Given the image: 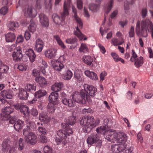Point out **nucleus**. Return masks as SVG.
Returning <instances> with one entry per match:
<instances>
[{"instance_id": "nucleus-1", "label": "nucleus", "mask_w": 153, "mask_h": 153, "mask_svg": "<svg viewBox=\"0 0 153 153\" xmlns=\"http://www.w3.org/2000/svg\"><path fill=\"white\" fill-rule=\"evenodd\" d=\"M147 30L152 33L153 39V24L149 19L143 20L141 22L138 21L136 25V31L138 36L146 38L148 36Z\"/></svg>"}, {"instance_id": "nucleus-2", "label": "nucleus", "mask_w": 153, "mask_h": 153, "mask_svg": "<svg viewBox=\"0 0 153 153\" xmlns=\"http://www.w3.org/2000/svg\"><path fill=\"white\" fill-rule=\"evenodd\" d=\"M74 132L73 129L70 127H67L65 130H60L57 132V134L60 138L56 137L55 141L57 145L62 144L65 145L69 142L68 137L72 135Z\"/></svg>"}, {"instance_id": "nucleus-3", "label": "nucleus", "mask_w": 153, "mask_h": 153, "mask_svg": "<svg viewBox=\"0 0 153 153\" xmlns=\"http://www.w3.org/2000/svg\"><path fill=\"white\" fill-rule=\"evenodd\" d=\"M32 131L29 126H27L23 129V134L24 136L25 141L28 143L34 145L37 141L36 135L34 133L30 132Z\"/></svg>"}, {"instance_id": "nucleus-4", "label": "nucleus", "mask_w": 153, "mask_h": 153, "mask_svg": "<svg viewBox=\"0 0 153 153\" xmlns=\"http://www.w3.org/2000/svg\"><path fill=\"white\" fill-rule=\"evenodd\" d=\"M72 99L75 102L85 104L86 101L89 103L91 102V100L89 96L85 94V93L83 91L80 93L76 92L74 93L71 96Z\"/></svg>"}, {"instance_id": "nucleus-5", "label": "nucleus", "mask_w": 153, "mask_h": 153, "mask_svg": "<svg viewBox=\"0 0 153 153\" xmlns=\"http://www.w3.org/2000/svg\"><path fill=\"white\" fill-rule=\"evenodd\" d=\"M1 150L4 153H7L10 148L9 153H13L15 150L16 145L12 146L10 141L8 139L5 140L1 145Z\"/></svg>"}, {"instance_id": "nucleus-6", "label": "nucleus", "mask_w": 153, "mask_h": 153, "mask_svg": "<svg viewBox=\"0 0 153 153\" xmlns=\"http://www.w3.org/2000/svg\"><path fill=\"white\" fill-rule=\"evenodd\" d=\"M94 117L92 116H84L82 118H80L79 122L81 125H91V124L94 125V127L99 123V122L97 123L96 122L94 123Z\"/></svg>"}, {"instance_id": "nucleus-7", "label": "nucleus", "mask_w": 153, "mask_h": 153, "mask_svg": "<svg viewBox=\"0 0 153 153\" xmlns=\"http://www.w3.org/2000/svg\"><path fill=\"white\" fill-rule=\"evenodd\" d=\"M24 15L26 17L34 18L36 16L37 12L32 7L31 5L26 6L23 9Z\"/></svg>"}, {"instance_id": "nucleus-8", "label": "nucleus", "mask_w": 153, "mask_h": 153, "mask_svg": "<svg viewBox=\"0 0 153 153\" xmlns=\"http://www.w3.org/2000/svg\"><path fill=\"white\" fill-rule=\"evenodd\" d=\"M14 108L17 110H19L21 113L24 115V117L29 116L30 112L27 105H24L21 103H18L14 105Z\"/></svg>"}, {"instance_id": "nucleus-9", "label": "nucleus", "mask_w": 153, "mask_h": 153, "mask_svg": "<svg viewBox=\"0 0 153 153\" xmlns=\"http://www.w3.org/2000/svg\"><path fill=\"white\" fill-rule=\"evenodd\" d=\"M83 87L85 91L87 94L85 95L89 96H94L95 95V93L97 91V88L92 85H89L87 84H85L83 85ZM91 99V98H90Z\"/></svg>"}, {"instance_id": "nucleus-10", "label": "nucleus", "mask_w": 153, "mask_h": 153, "mask_svg": "<svg viewBox=\"0 0 153 153\" xmlns=\"http://www.w3.org/2000/svg\"><path fill=\"white\" fill-rule=\"evenodd\" d=\"M13 108L10 105L5 107L4 111L1 115L2 120H7L10 117V114L13 112Z\"/></svg>"}, {"instance_id": "nucleus-11", "label": "nucleus", "mask_w": 153, "mask_h": 153, "mask_svg": "<svg viewBox=\"0 0 153 153\" xmlns=\"http://www.w3.org/2000/svg\"><path fill=\"white\" fill-rule=\"evenodd\" d=\"M126 145L125 144H114L111 146V149L112 153H124V150Z\"/></svg>"}, {"instance_id": "nucleus-12", "label": "nucleus", "mask_w": 153, "mask_h": 153, "mask_svg": "<svg viewBox=\"0 0 153 153\" xmlns=\"http://www.w3.org/2000/svg\"><path fill=\"white\" fill-rule=\"evenodd\" d=\"M117 136L116 130L109 131L107 133L106 138L109 141L114 143L116 141Z\"/></svg>"}, {"instance_id": "nucleus-13", "label": "nucleus", "mask_w": 153, "mask_h": 153, "mask_svg": "<svg viewBox=\"0 0 153 153\" xmlns=\"http://www.w3.org/2000/svg\"><path fill=\"white\" fill-rule=\"evenodd\" d=\"M39 21L43 27H47L49 25V20L47 17L44 14L41 13L39 15Z\"/></svg>"}, {"instance_id": "nucleus-14", "label": "nucleus", "mask_w": 153, "mask_h": 153, "mask_svg": "<svg viewBox=\"0 0 153 153\" xmlns=\"http://www.w3.org/2000/svg\"><path fill=\"white\" fill-rule=\"evenodd\" d=\"M1 96L3 98H0V102L2 103H4L6 102L4 99H11L12 96L10 92L9 91H3L1 93Z\"/></svg>"}, {"instance_id": "nucleus-15", "label": "nucleus", "mask_w": 153, "mask_h": 153, "mask_svg": "<svg viewBox=\"0 0 153 153\" xmlns=\"http://www.w3.org/2000/svg\"><path fill=\"white\" fill-rule=\"evenodd\" d=\"M127 136L125 133L119 132L117 133L116 141L118 143L124 144L127 140Z\"/></svg>"}, {"instance_id": "nucleus-16", "label": "nucleus", "mask_w": 153, "mask_h": 153, "mask_svg": "<svg viewBox=\"0 0 153 153\" xmlns=\"http://www.w3.org/2000/svg\"><path fill=\"white\" fill-rule=\"evenodd\" d=\"M13 59L15 62H19L21 60L23 57L22 51L21 49L16 50V52L14 51L12 54Z\"/></svg>"}, {"instance_id": "nucleus-17", "label": "nucleus", "mask_w": 153, "mask_h": 153, "mask_svg": "<svg viewBox=\"0 0 153 153\" xmlns=\"http://www.w3.org/2000/svg\"><path fill=\"white\" fill-rule=\"evenodd\" d=\"M113 0H110L108 2L105 4L104 6V10L105 12V19L106 15L110 12L113 6Z\"/></svg>"}, {"instance_id": "nucleus-18", "label": "nucleus", "mask_w": 153, "mask_h": 153, "mask_svg": "<svg viewBox=\"0 0 153 153\" xmlns=\"http://www.w3.org/2000/svg\"><path fill=\"white\" fill-rule=\"evenodd\" d=\"M97 135L96 133H93L90 135L87 140V143L91 145L97 141Z\"/></svg>"}, {"instance_id": "nucleus-19", "label": "nucleus", "mask_w": 153, "mask_h": 153, "mask_svg": "<svg viewBox=\"0 0 153 153\" xmlns=\"http://www.w3.org/2000/svg\"><path fill=\"white\" fill-rule=\"evenodd\" d=\"M58 94L57 93L52 92L48 97V100L49 103H52L54 104H57L58 103Z\"/></svg>"}, {"instance_id": "nucleus-20", "label": "nucleus", "mask_w": 153, "mask_h": 153, "mask_svg": "<svg viewBox=\"0 0 153 153\" xmlns=\"http://www.w3.org/2000/svg\"><path fill=\"white\" fill-rule=\"evenodd\" d=\"M76 117L74 116H70L68 120L67 123H62V126L64 128H66L67 127H70L71 128L69 125L71 126L73 125L76 122Z\"/></svg>"}, {"instance_id": "nucleus-21", "label": "nucleus", "mask_w": 153, "mask_h": 153, "mask_svg": "<svg viewBox=\"0 0 153 153\" xmlns=\"http://www.w3.org/2000/svg\"><path fill=\"white\" fill-rule=\"evenodd\" d=\"M62 102L63 104L69 107H73L75 105V102L71 97L69 99L63 98Z\"/></svg>"}, {"instance_id": "nucleus-22", "label": "nucleus", "mask_w": 153, "mask_h": 153, "mask_svg": "<svg viewBox=\"0 0 153 153\" xmlns=\"http://www.w3.org/2000/svg\"><path fill=\"white\" fill-rule=\"evenodd\" d=\"M134 0H126L125 1L124 5L125 13L128 15L130 13L129 8L131 5L133 4Z\"/></svg>"}, {"instance_id": "nucleus-23", "label": "nucleus", "mask_w": 153, "mask_h": 153, "mask_svg": "<svg viewBox=\"0 0 153 153\" xmlns=\"http://www.w3.org/2000/svg\"><path fill=\"white\" fill-rule=\"evenodd\" d=\"M56 50L55 49H51L46 50L45 52V57L49 59L54 58L56 55Z\"/></svg>"}, {"instance_id": "nucleus-24", "label": "nucleus", "mask_w": 153, "mask_h": 153, "mask_svg": "<svg viewBox=\"0 0 153 153\" xmlns=\"http://www.w3.org/2000/svg\"><path fill=\"white\" fill-rule=\"evenodd\" d=\"M44 47V43L43 41L40 39H37L36 42L35 49L38 52H41Z\"/></svg>"}, {"instance_id": "nucleus-25", "label": "nucleus", "mask_w": 153, "mask_h": 153, "mask_svg": "<svg viewBox=\"0 0 153 153\" xmlns=\"http://www.w3.org/2000/svg\"><path fill=\"white\" fill-rule=\"evenodd\" d=\"M26 54L28 57L31 62H34L35 59L36 55L33 50L30 48L27 50L25 52Z\"/></svg>"}, {"instance_id": "nucleus-26", "label": "nucleus", "mask_w": 153, "mask_h": 153, "mask_svg": "<svg viewBox=\"0 0 153 153\" xmlns=\"http://www.w3.org/2000/svg\"><path fill=\"white\" fill-rule=\"evenodd\" d=\"M63 14L64 11L61 14V18L56 14H54L52 15V18L53 19V21L55 23L57 24H60L62 22H63L65 19V16L68 15H64V18L63 19L62 18V15Z\"/></svg>"}, {"instance_id": "nucleus-27", "label": "nucleus", "mask_w": 153, "mask_h": 153, "mask_svg": "<svg viewBox=\"0 0 153 153\" xmlns=\"http://www.w3.org/2000/svg\"><path fill=\"white\" fill-rule=\"evenodd\" d=\"M52 65L56 70L60 71L63 68L64 65L62 62L57 60L52 62Z\"/></svg>"}, {"instance_id": "nucleus-28", "label": "nucleus", "mask_w": 153, "mask_h": 153, "mask_svg": "<svg viewBox=\"0 0 153 153\" xmlns=\"http://www.w3.org/2000/svg\"><path fill=\"white\" fill-rule=\"evenodd\" d=\"M72 9L73 13H74V17L76 20V22L77 23L79 26L82 28L83 26V24L81 19L78 17L77 15V11L75 7L72 6Z\"/></svg>"}, {"instance_id": "nucleus-29", "label": "nucleus", "mask_w": 153, "mask_h": 153, "mask_svg": "<svg viewBox=\"0 0 153 153\" xmlns=\"http://www.w3.org/2000/svg\"><path fill=\"white\" fill-rule=\"evenodd\" d=\"M39 120L45 124H47L49 122L48 117L46 113L43 111L39 113Z\"/></svg>"}, {"instance_id": "nucleus-30", "label": "nucleus", "mask_w": 153, "mask_h": 153, "mask_svg": "<svg viewBox=\"0 0 153 153\" xmlns=\"http://www.w3.org/2000/svg\"><path fill=\"white\" fill-rule=\"evenodd\" d=\"M19 96L21 100H26L28 97V94L24 89L21 88L19 89Z\"/></svg>"}, {"instance_id": "nucleus-31", "label": "nucleus", "mask_w": 153, "mask_h": 153, "mask_svg": "<svg viewBox=\"0 0 153 153\" xmlns=\"http://www.w3.org/2000/svg\"><path fill=\"white\" fill-rule=\"evenodd\" d=\"M5 36L6 41L7 42H12L16 39V36L13 33H8L6 34Z\"/></svg>"}, {"instance_id": "nucleus-32", "label": "nucleus", "mask_w": 153, "mask_h": 153, "mask_svg": "<svg viewBox=\"0 0 153 153\" xmlns=\"http://www.w3.org/2000/svg\"><path fill=\"white\" fill-rule=\"evenodd\" d=\"M85 75L91 79L93 80H96L97 79V74L93 71L89 70L85 71L84 72Z\"/></svg>"}, {"instance_id": "nucleus-33", "label": "nucleus", "mask_w": 153, "mask_h": 153, "mask_svg": "<svg viewBox=\"0 0 153 153\" xmlns=\"http://www.w3.org/2000/svg\"><path fill=\"white\" fill-rule=\"evenodd\" d=\"M71 0H67V2L65 1L63 5L64 14L62 15V18H64V15H68V8L70 7Z\"/></svg>"}, {"instance_id": "nucleus-34", "label": "nucleus", "mask_w": 153, "mask_h": 153, "mask_svg": "<svg viewBox=\"0 0 153 153\" xmlns=\"http://www.w3.org/2000/svg\"><path fill=\"white\" fill-rule=\"evenodd\" d=\"M35 80L39 83L41 87H44L47 83L46 79L43 77L39 76V77H36Z\"/></svg>"}, {"instance_id": "nucleus-35", "label": "nucleus", "mask_w": 153, "mask_h": 153, "mask_svg": "<svg viewBox=\"0 0 153 153\" xmlns=\"http://www.w3.org/2000/svg\"><path fill=\"white\" fill-rule=\"evenodd\" d=\"M63 87V83L62 82H56L52 86L51 89L54 91L58 92L60 91Z\"/></svg>"}, {"instance_id": "nucleus-36", "label": "nucleus", "mask_w": 153, "mask_h": 153, "mask_svg": "<svg viewBox=\"0 0 153 153\" xmlns=\"http://www.w3.org/2000/svg\"><path fill=\"white\" fill-rule=\"evenodd\" d=\"M24 122L20 120H18L16 121L14 125L15 129L17 131L20 130L23 126Z\"/></svg>"}, {"instance_id": "nucleus-37", "label": "nucleus", "mask_w": 153, "mask_h": 153, "mask_svg": "<svg viewBox=\"0 0 153 153\" xmlns=\"http://www.w3.org/2000/svg\"><path fill=\"white\" fill-rule=\"evenodd\" d=\"M100 4H94L92 3L89 4V8L91 11L96 12H97L100 9Z\"/></svg>"}, {"instance_id": "nucleus-38", "label": "nucleus", "mask_w": 153, "mask_h": 153, "mask_svg": "<svg viewBox=\"0 0 153 153\" xmlns=\"http://www.w3.org/2000/svg\"><path fill=\"white\" fill-rule=\"evenodd\" d=\"M19 25L17 22L12 21L10 22L8 25V27L10 30L14 31L16 28H18Z\"/></svg>"}, {"instance_id": "nucleus-39", "label": "nucleus", "mask_w": 153, "mask_h": 153, "mask_svg": "<svg viewBox=\"0 0 153 153\" xmlns=\"http://www.w3.org/2000/svg\"><path fill=\"white\" fill-rule=\"evenodd\" d=\"M74 35L76 36L80 40H82L83 39L84 40L87 39V38L86 37L84 38L83 39V37L84 36L80 30L79 29L78 26H77L76 27V30L74 31Z\"/></svg>"}, {"instance_id": "nucleus-40", "label": "nucleus", "mask_w": 153, "mask_h": 153, "mask_svg": "<svg viewBox=\"0 0 153 153\" xmlns=\"http://www.w3.org/2000/svg\"><path fill=\"white\" fill-rule=\"evenodd\" d=\"M134 61V65L137 68H139L141 66L144 62L143 58L142 56L137 58Z\"/></svg>"}, {"instance_id": "nucleus-41", "label": "nucleus", "mask_w": 153, "mask_h": 153, "mask_svg": "<svg viewBox=\"0 0 153 153\" xmlns=\"http://www.w3.org/2000/svg\"><path fill=\"white\" fill-rule=\"evenodd\" d=\"M83 62L89 65H93L92 62L93 61V58L90 56H85L83 59Z\"/></svg>"}, {"instance_id": "nucleus-42", "label": "nucleus", "mask_w": 153, "mask_h": 153, "mask_svg": "<svg viewBox=\"0 0 153 153\" xmlns=\"http://www.w3.org/2000/svg\"><path fill=\"white\" fill-rule=\"evenodd\" d=\"M9 68L8 66L3 64L2 61L0 60V71L4 73H7Z\"/></svg>"}, {"instance_id": "nucleus-43", "label": "nucleus", "mask_w": 153, "mask_h": 153, "mask_svg": "<svg viewBox=\"0 0 153 153\" xmlns=\"http://www.w3.org/2000/svg\"><path fill=\"white\" fill-rule=\"evenodd\" d=\"M79 51L80 52L87 53L88 52L89 49L85 44L82 43L81 44Z\"/></svg>"}, {"instance_id": "nucleus-44", "label": "nucleus", "mask_w": 153, "mask_h": 153, "mask_svg": "<svg viewBox=\"0 0 153 153\" xmlns=\"http://www.w3.org/2000/svg\"><path fill=\"white\" fill-rule=\"evenodd\" d=\"M111 55L115 62L120 61L123 63H124V60L123 59L119 57L118 55L116 53L112 52L111 53Z\"/></svg>"}, {"instance_id": "nucleus-45", "label": "nucleus", "mask_w": 153, "mask_h": 153, "mask_svg": "<svg viewBox=\"0 0 153 153\" xmlns=\"http://www.w3.org/2000/svg\"><path fill=\"white\" fill-rule=\"evenodd\" d=\"M46 92L44 90H40L35 93V97L36 98H39L45 96L46 94Z\"/></svg>"}, {"instance_id": "nucleus-46", "label": "nucleus", "mask_w": 153, "mask_h": 153, "mask_svg": "<svg viewBox=\"0 0 153 153\" xmlns=\"http://www.w3.org/2000/svg\"><path fill=\"white\" fill-rule=\"evenodd\" d=\"M53 0H44V4L46 9L49 10H51L52 7V1Z\"/></svg>"}, {"instance_id": "nucleus-47", "label": "nucleus", "mask_w": 153, "mask_h": 153, "mask_svg": "<svg viewBox=\"0 0 153 153\" xmlns=\"http://www.w3.org/2000/svg\"><path fill=\"white\" fill-rule=\"evenodd\" d=\"M30 116L29 114L28 116H26V117H25V122L28 125H27L26 126V128H27V126H29L31 129V128H32V126H33V127H34V126H35L34 127H35V125L33 122H31L30 119L29 118Z\"/></svg>"}, {"instance_id": "nucleus-48", "label": "nucleus", "mask_w": 153, "mask_h": 153, "mask_svg": "<svg viewBox=\"0 0 153 153\" xmlns=\"http://www.w3.org/2000/svg\"><path fill=\"white\" fill-rule=\"evenodd\" d=\"M83 126V127L82 128L83 131L85 133H88L90 132L91 130L94 128V125L91 124V125H81Z\"/></svg>"}, {"instance_id": "nucleus-49", "label": "nucleus", "mask_w": 153, "mask_h": 153, "mask_svg": "<svg viewBox=\"0 0 153 153\" xmlns=\"http://www.w3.org/2000/svg\"><path fill=\"white\" fill-rule=\"evenodd\" d=\"M54 38L55 39L58 45L63 49L66 48V46L64 45L62 41L60 39V37L57 35L54 36Z\"/></svg>"}, {"instance_id": "nucleus-50", "label": "nucleus", "mask_w": 153, "mask_h": 153, "mask_svg": "<svg viewBox=\"0 0 153 153\" xmlns=\"http://www.w3.org/2000/svg\"><path fill=\"white\" fill-rule=\"evenodd\" d=\"M24 141L23 139L20 138L17 143V147L19 151L22 150L24 147Z\"/></svg>"}, {"instance_id": "nucleus-51", "label": "nucleus", "mask_w": 153, "mask_h": 153, "mask_svg": "<svg viewBox=\"0 0 153 153\" xmlns=\"http://www.w3.org/2000/svg\"><path fill=\"white\" fill-rule=\"evenodd\" d=\"M36 89V85L30 84H27L25 87V90L28 91H35Z\"/></svg>"}, {"instance_id": "nucleus-52", "label": "nucleus", "mask_w": 153, "mask_h": 153, "mask_svg": "<svg viewBox=\"0 0 153 153\" xmlns=\"http://www.w3.org/2000/svg\"><path fill=\"white\" fill-rule=\"evenodd\" d=\"M56 104L52 103H49L47 106L48 111L51 113H53L55 110V105Z\"/></svg>"}, {"instance_id": "nucleus-53", "label": "nucleus", "mask_w": 153, "mask_h": 153, "mask_svg": "<svg viewBox=\"0 0 153 153\" xmlns=\"http://www.w3.org/2000/svg\"><path fill=\"white\" fill-rule=\"evenodd\" d=\"M112 41L114 46L121 45L124 42V40L123 39H121V40L119 41L117 39L113 38Z\"/></svg>"}, {"instance_id": "nucleus-54", "label": "nucleus", "mask_w": 153, "mask_h": 153, "mask_svg": "<svg viewBox=\"0 0 153 153\" xmlns=\"http://www.w3.org/2000/svg\"><path fill=\"white\" fill-rule=\"evenodd\" d=\"M73 75L72 72L70 70H68L64 74V79L65 80H69L71 78Z\"/></svg>"}, {"instance_id": "nucleus-55", "label": "nucleus", "mask_w": 153, "mask_h": 153, "mask_svg": "<svg viewBox=\"0 0 153 153\" xmlns=\"http://www.w3.org/2000/svg\"><path fill=\"white\" fill-rule=\"evenodd\" d=\"M38 131L41 136L45 135L47 134V131L46 129L42 126L39 127Z\"/></svg>"}, {"instance_id": "nucleus-56", "label": "nucleus", "mask_w": 153, "mask_h": 153, "mask_svg": "<svg viewBox=\"0 0 153 153\" xmlns=\"http://www.w3.org/2000/svg\"><path fill=\"white\" fill-rule=\"evenodd\" d=\"M77 40L75 38H71L66 40V42L68 44H74L76 42Z\"/></svg>"}, {"instance_id": "nucleus-57", "label": "nucleus", "mask_w": 153, "mask_h": 153, "mask_svg": "<svg viewBox=\"0 0 153 153\" xmlns=\"http://www.w3.org/2000/svg\"><path fill=\"white\" fill-rule=\"evenodd\" d=\"M36 24L34 22L31 23L29 26L28 29L30 32L33 33L36 30Z\"/></svg>"}, {"instance_id": "nucleus-58", "label": "nucleus", "mask_w": 153, "mask_h": 153, "mask_svg": "<svg viewBox=\"0 0 153 153\" xmlns=\"http://www.w3.org/2000/svg\"><path fill=\"white\" fill-rule=\"evenodd\" d=\"M44 153H52V148L48 146H46L44 148Z\"/></svg>"}, {"instance_id": "nucleus-59", "label": "nucleus", "mask_w": 153, "mask_h": 153, "mask_svg": "<svg viewBox=\"0 0 153 153\" xmlns=\"http://www.w3.org/2000/svg\"><path fill=\"white\" fill-rule=\"evenodd\" d=\"M106 128L104 126H101L96 129V131L98 133H103Z\"/></svg>"}, {"instance_id": "nucleus-60", "label": "nucleus", "mask_w": 153, "mask_h": 153, "mask_svg": "<svg viewBox=\"0 0 153 153\" xmlns=\"http://www.w3.org/2000/svg\"><path fill=\"white\" fill-rule=\"evenodd\" d=\"M8 11V8L7 6H4L0 9V13L3 15L6 14Z\"/></svg>"}, {"instance_id": "nucleus-61", "label": "nucleus", "mask_w": 153, "mask_h": 153, "mask_svg": "<svg viewBox=\"0 0 153 153\" xmlns=\"http://www.w3.org/2000/svg\"><path fill=\"white\" fill-rule=\"evenodd\" d=\"M129 36L130 38L134 37L135 33L134 32V28L133 26H131L130 30L128 32Z\"/></svg>"}, {"instance_id": "nucleus-62", "label": "nucleus", "mask_w": 153, "mask_h": 153, "mask_svg": "<svg viewBox=\"0 0 153 153\" xmlns=\"http://www.w3.org/2000/svg\"><path fill=\"white\" fill-rule=\"evenodd\" d=\"M132 56L131 58L130 61L132 62H133L135 59H137V56L134 50H132Z\"/></svg>"}, {"instance_id": "nucleus-63", "label": "nucleus", "mask_w": 153, "mask_h": 153, "mask_svg": "<svg viewBox=\"0 0 153 153\" xmlns=\"http://www.w3.org/2000/svg\"><path fill=\"white\" fill-rule=\"evenodd\" d=\"M24 38L23 36L20 35L17 37L16 41V43L18 44L22 42L23 41Z\"/></svg>"}, {"instance_id": "nucleus-64", "label": "nucleus", "mask_w": 153, "mask_h": 153, "mask_svg": "<svg viewBox=\"0 0 153 153\" xmlns=\"http://www.w3.org/2000/svg\"><path fill=\"white\" fill-rule=\"evenodd\" d=\"M77 7L78 9H81L83 7V3L82 0H77Z\"/></svg>"}]
</instances>
